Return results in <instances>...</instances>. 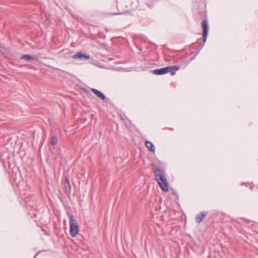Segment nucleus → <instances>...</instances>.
Wrapping results in <instances>:
<instances>
[{
	"instance_id": "obj_1",
	"label": "nucleus",
	"mask_w": 258,
	"mask_h": 258,
	"mask_svg": "<svg viewBox=\"0 0 258 258\" xmlns=\"http://www.w3.org/2000/svg\"><path fill=\"white\" fill-rule=\"evenodd\" d=\"M154 173L156 180L162 190L164 191H168V184L164 171L159 167H156L154 170Z\"/></svg>"
},
{
	"instance_id": "obj_2",
	"label": "nucleus",
	"mask_w": 258,
	"mask_h": 258,
	"mask_svg": "<svg viewBox=\"0 0 258 258\" xmlns=\"http://www.w3.org/2000/svg\"><path fill=\"white\" fill-rule=\"evenodd\" d=\"M79 232V227L75 217L70 215V233L72 237L76 236Z\"/></svg>"
},
{
	"instance_id": "obj_3",
	"label": "nucleus",
	"mask_w": 258,
	"mask_h": 258,
	"mask_svg": "<svg viewBox=\"0 0 258 258\" xmlns=\"http://www.w3.org/2000/svg\"><path fill=\"white\" fill-rule=\"evenodd\" d=\"M179 68L177 66H168L159 69H156L153 71V73L156 75H161L170 73L171 75H174L175 71L178 70Z\"/></svg>"
},
{
	"instance_id": "obj_4",
	"label": "nucleus",
	"mask_w": 258,
	"mask_h": 258,
	"mask_svg": "<svg viewBox=\"0 0 258 258\" xmlns=\"http://www.w3.org/2000/svg\"><path fill=\"white\" fill-rule=\"evenodd\" d=\"M203 41L205 43L206 41L209 30L208 21L204 19L202 22Z\"/></svg>"
},
{
	"instance_id": "obj_5",
	"label": "nucleus",
	"mask_w": 258,
	"mask_h": 258,
	"mask_svg": "<svg viewBox=\"0 0 258 258\" xmlns=\"http://www.w3.org/2000/svg\"><path fill=\"white\" fill-rule=\"evenodd\" d=\"M63 186L66 193L68 195H70L71 192V186L69 182V180L67 177H65Z\"/></svg>"
},
{
	"instance_id": "obj_6",
	"label": "nucleus",
	"mask_w": 258,
	"mask_h": 258,
	"mask_svg": "<svg viewBox=\"0 0 258 258\" xmlns=\"http://www.w3.org/2000/svg\"><path fill=\"white\" fill-rule=\"evenodd\" d=\"M74 58L76 59H85V60H88L90 58V56L89 55H86L85 54L82 53L81 52H79L77 53L74 56Z\"/></svg>"
},
{
	"instance_id": "obj_7",
	"label": "nucleus",
	"mask_w": 258,
	"mask_h": 258,
	"mask_svg": "<svg viewBox=\"0 0 258 258\" xmlns=\"http://www.w3.org/2000/svg\"><path fill=\"white\" fill-rule=\"evenodd\" d=\"M207 214V212L206 211H202L200 212L198 215H197L196 217L197 222H201L203 220V219L206 216Z\"/></svg>"
},
{
	"instance_id": "obj_8",
	"label": "nucleus",
	"mask_w": 258,
	"mask_h": 258,
	"mask_svg": "<svg viewBox=\"0 0 258 258\" xmlns=\"http://www.w3.org/2000/svg\"><path fill=\"white\" fill-rule=\"evenodd\" d=\"M91 91L98 97H99L100 99H101L102 100H104L105 99V95L102 93L100 91L95 89H92Z\"/></svg>"
},
{
	"instance_id": "obj_9",
	"label": "nucleus",
	"mask_w": 258,
	"mask_h": 258,
	"mask_svg": "<svg viewBox=\"0 0 258 258\" xmlns=\"http://www.w3.org/2000/svg\"><path fill=\"white\" fill-rule=\"evenodd\" d=\"M145 145L149 151L153 152H155V146L150 141H146Z\"/></svg>"
},
{
	"instance_id": "obj_10",
	"label": "nucleus",
	"mask_w": 258,
	"mask_h": 258,
	"mask_svg": "<svg viewBox=\"0 0 258 258\" xmlns=\"http://www.w3.org/2000/svg\"><path fill=\"white\" fill-rule=\"evenodd\" d=\"M57 143V139L56 136H52L49 142V145L51 146H54Z\"/></svg>"
},
{
	"instance_id": "obj_11",
	"label": "nucleus",
	"mask_w": 258,
	"mask_h": 258,
	"mask_svg": "<svg viewBox=\"0 0 258 258\" xmlns=\"http://www.w3.org/2000/svg\"><path fill=\"white\" fill-rule=\"evenodd\" d=\"M21 58L22 59H24V60H26L28 61H31L33 59V57L32 55H27V54H25V55H22L21 56Z\"/></svg>"
}]
</instances>
